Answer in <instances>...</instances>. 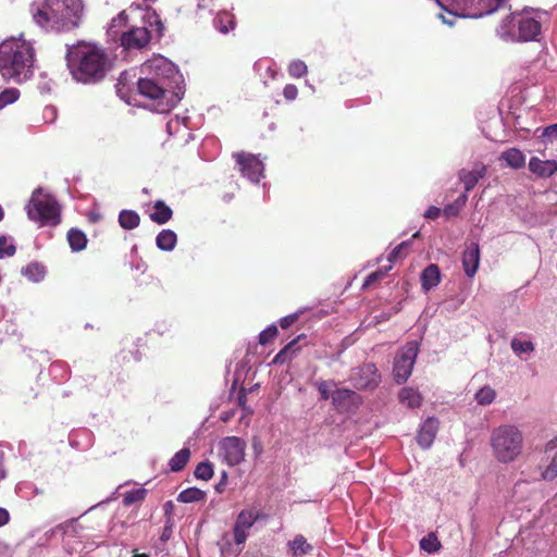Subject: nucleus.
Masks as SVG:
<instances>
[{
	"mask_svg": "<svg viewBox=\"0 0 557 557\" xmlns=\"http://www.w3.org/2000/svg\"><path fill=\"white\" fill-rule=\"evenodd\" d=\"M467 201V195L459 196L453 203H449L444 207L443 213L445 216H456L459 214L460 209L465 206Z\"/></svg>",
	"mask_w": 557,
	"mask_h": 557,
	"instance_id": "36",
	"label": "nucleus"
},
{
	"mask_svg": "<svg viewBox=\"0 0 557 557\" xmlns=\"http://www.w3.org/2000/svg\"><path fill=\"white\" fill-rule=\"evenodd\" d=\"M169 537H170L169 530L165 528V529H164V531H163V533H162L161 539H162L163 541H165V540H168Z\"/></svg>",
	"mask_w": 557,
	"mask_h": 557,
	"instance_id": "56",
	"label": "nucleus"
},
{
	"mask_svg": "<svg viewBox=\"0 0 557 557\" xmlns=\"http://www.w3.org/2000/svg\"><path fill=\"white\" fill-rule=\"evenodd\" d=\"M237 169L244 177L258 183L263 176L264 165L260 158L253 153L239 151L232 154Z\"/></svg>",
	"mask_w": 557,
	"mask_h": 557,
	"instance_id": "8",
	"label": "nucleus"
},
{
	"mask_svg": "<svg viewBox=\"0 0 557 557\" xmlns=\"http://www.w3.org/2000/svg\"><path fill=\"white\" fill-rule=\"evenodd\" d=\"M443 18V22L446 23V24H449V25H453V22L451 21H447L444 16H442Z\"/></svg>",
	"mask_w": 557,
	"mask_h": 557,
	"instance_id": "57",
	"label": "nucleus"
},
{
	"mask_svg": "<svg viewBox=\"0 0 557 557\" xmlns=\"http://www.w3.org/2000/svg\"><path fill=\"white\" fill-rule=\"evenodd\" d=\"M485 174L486 166L484 164H476L471 171L462 169L459 172V180L463 183L465 190L470 191Z\"/></svg>",
	"mask_w": 557,
	"mask_h": 557,
	"instance_id": "18",
	"label": "nucleus"
},
{
	"mask_svg": "<svg viewBox=\"0 0 557 557\" xmlns=\"http://www.w3.org/2000/svg\"><path fill=\"white\" fill-rule=\"evenodd\" d=\"M453 1L459 3V2H462L463 0H453Z\"/></svg>",
	"mask_w": 557,
	"mask_h": 557,
	"instance_id": "63",
	"label": "nucleus"
},
{
	"mask_svg": "<svg viewBox=\"0 0 557 557\" xmlns=\"http://www.w3.org/2000/svg\"><path fill=\"white\" fill-rule=\"evenodd\" d=\"M529 170L537 177L547 178L557 172V161L541 160L537 157H532L529 161Z\"/></svg>",
	"mask_w": 557,
	"mask_h": 557,
	"instance_id": "17",
	"label": "nucleus"
},
{
	"mask_svg": "<svg viewBox=\"0 0 557 557\" xmlns=\"http://www.w3.org/2000/svg\"><path fill=\"white\" fill-rule=\"evenodd\" d=\"M221 488H222V485H221V484H218V485H216V490H218L219 492H221Z\"/></svg>",
	"mask_w": 557,
	"mask_h": 557,
	"instance_id": "60",
	"label": "nucleus"
},
{
	"mask_svg": "<svg viewBox=\"0 0 557 557\" xmlns=\"http://www.w3.org/2000/svg\"><path fill=\"white\" fill-rule=\"evenodd\" d=\"M150 40L151 33L147 26H134L127 32L123 33L121 37V45L127 50H139L145 48L150 42Z\"/></svg>",
	"mask_w": 557,
	"mask_h": 557,
	"instance_id": "11",
	"label": "nucleus"
},
{
	"mask_svg": "<svg viewBox=\"0 0 557 557\" xmlns=\"http://www.w3.org/2000/svg\"><path fill=\"white\" fill-rule=\"evenodd\" d=\"M391 269H392V265H388V267L380 268L376 271L370 273L366 277V280L363 282V285H362V288H368L371 285H373L374 283L383 280L387 275V273H388V271Z\"/></svg>",
	"mask_w": 557,
	"mask_h": 557,
	"instance_id": "37",
	"label": "nucleus"
},
{
	"mask_svg": "<svg viewBox=\"0 0 557 557\" xmlns=\"http://www.w3.org/2000/svg\"><path fill=\"white\" fill-rule=\"evenodd\" d=\"M247 530L240 529L236 525H234L233 534H234V542L239 545L246 542L248 534L246 532Z\"/></svg>",
	"mask_w": 557,
	"mask_h": 557,
	"instance_id": "50",
	"label": "nucleus"
},
{
	"mask_svg": "<svg viewBox=\"0 0 557 557\" xmlns=\"http://www.w3.org/2000/svg\"><path fill=\"white\" fill-rule=\"evenodd\" d=\"M119 223L124 230H134L139 225L140 216L134 210H122L119 214Z\"/></svg>",
	"mask_w": 557,
	"mask_h": 557,
	"instance_id": "33",
	"label": "nucleus"
},
{
	"mask_svg": "<svg viewBox=\"0 0 557 557\" xmlns=\"http://www.w3.org/2000/svg\"><path fill=\"white\" fill-rule=\"evenodd\" d=\"M438 424L440 422L435 418H428L423 422L417 436L418 444L422 448L425 449L432 445L438 430Z\"/></svg>",
	"mask_w": 557,
	"mask_h": 557,
	"instance_id": "16",
	"label": "nucleus"
},
{
	"mask_svg": "<svg viewBox=\"0 0 557 557\" xmlns=\"http://www.w3.org/2000/svg\"><path fill=\"white\" fill-rule=\"evenodd\" d=\"M421 287L428 293L441 282V271L437 264H429L420 276Z\"/></svg>",
	"mask_w": 557,
	"mask_h": 557,
	"instance_id": "20",
	"label": "nucleus"
},
{
	"mask_svg": "<svg viewBox=\"0 0 557 557\" xmlns=\"http://www.w3.org/2000/svg\"><path fill=\"white\" fill-rule=\"evenodd\" d=\"M33 271H36L38 276L42 277L44 271L38 264H29L26 268V273H33Z\"/></svg>",
	"mask_w": 557,
	"mask_h": 557,
	"instance_id": "55",
	"label": "nucleus"
},
{
	"mask_svg": "<svg viewBox=\"0 0 557 557\" xmlns=\"http://www.w3.org/2000/svg\"><path fill=\"white\" fill-rule=\"evenodd\" d=\"M544 458L547 465L541 467V479L552 482L557 478V436L545 445Z\"/></svg>",
	"mask_w": 557,
	"mask_h": 557,
	"instance_id": "13",
	"label": "nucleus"
},
{
	"mask_svg": "<svg viewBox=\"0 0 557 557\" xmlns=\"http://www.w3.org/2000/svg\"><path fill=\"white\" fill-rule=\"evenodd\" d=\"M147 23L149 24L150 27H154V30L159 37L163 35L164 25L160 16L156 13V11L148 13Z\"/></svg>",
	"mask_w": 557,
	"mask_h": 557,
	"instance_id": "44",
	"label": "nucleus"
},
{
	"mask_svg": "<svg viewBox=\"0 0 557 557\" xmlns=\"http://www.w3.org/2000/svg\"><path fill=\"white\" fill-rule=\"evenodd\" d=\"M259 519L260 513L258 511H253L251 509H244L238 513L235 525L240 529L248 530Z\"/></svg>",
	"mask_w": 557,
	"mask_h": 557,
	"instance_id": "32",
	"label": "nucleus"
},
{
	"mask_svg": "<svg viewBox=\"0 0 557 557\" xmlns=\"http://www.w3.org/2000/svg\"><path fill=\"white\" fill-rule=\"evenodd\" d=\"M195 476L199 480L208 481L213 476V467L209 461H202L197 465L195 472Z\"/></svg>",
	"mask_w": 557,
	"mask_h": 557,
	"instance_id": "38",
	"label": "nucleus"
},
{
	"mask_svg": "<svg viewBox=\"0 0 557 557\" xmlns=\"http://www.w3.org/2000/svg\"><path fill=\"white\" fill-rule=\"evenodd\" d=\"M529 10L524 9L522 12L517 13V39L516 41H532L537 40L541 35V24L537 20L529 16Z\"/></svg>",
	"mask_w": 557,
	"mask_h": 557,
	"instance_id": "10",
	"label": "nucleus"
},
{
	"mask_svg": "<svg viewBox=\"0 0 557 557\" xmlns=\"http://www.w3.org/2000/svg\"><path fill=\"white\" fill-rule=\"evenodd\" d=\"M496 397L495 391L490 386L482 387L476 394L475 399L479 405H490L494 401Z\"/></svg>",
	"mask_w": 557,
	"mask_h": 557,
	"instance_id": "39",
	"label": "nucleus"
},
{
	"mask_svg": "<svg viewBox=\"0 0 557 557\" xmlns=\"http://www.w3.org/2000/svg\"><path fill=\"white\" fill-rule=\"evenodd\" d=\"M221 448L230 466L239 465L245 458L246 443L239 437H225L221 443Z\"/></svg>",
	"mask_w": 557,
	"mask_h": 557,
	"instance_id": "12",
	"label": "nucleus"
},
{
	"mask_svg": "<svg viewBox=\"0 0 557 557\" xmlns=\"http://www.w3.org/2000/svg\"><path fill=\"white\" fill-rule=\"evenodd\" d=\"M419 236V232L414 233L413 238Z\"/></svg>",
	"mask_w": 557,
	"mask_h": 557,
	"instance_id": "62",
	"label": "nucleus"
},
{
	"mask_svg": "<svg viewBox=\"0 0 557 557\" xmlns=\"http://www.w3.org/2000/svg\"><path fill=\"white\" fill-rule=\"evenodd\" d=\"M221 488H222V485H221V484H218V485H216V490H218L219 492H221Z\"/></svg>",
	"mask_w": 557,
	"mask_h": 557,
	"instance_id": "59",
	"label": "nucleus"
},
{
	"mask_svg": "<svg viewBox=\"0 0 557 557\" xmlns=\"http://www.w3.org/2000/svg\"><path fill=\"white\" fill-rule=\"evenodd\" d=\"M288 553L292 557H301L313 553V545L302 534H297L287 543Z\"/></svg>",
	"mask_w": 557,
	"mask_h": 557,
	"instance_id": "21",
	"label": "nucleus"
},
{
	"mask_svg": "<svg viewBox=\"0 0 557 557\" xmlns=\"http://www.w3.org/2000/svg\"><path fill=\"white\" fill-rule=\"evenodd\" d=\"M82 0H42L32 10L34 22L46 32L63 33L78 26Z\"/></svg>",
	"mask_w": 557,
	"mask_h": 557,
	"instance_id": "2",
	"label": "nucleus"
},
{
	"mask_svg": "<svg viewBox=\"0 0 557 557\" xmlns=\"http://www.w3.org/2000/svg\"><path fill=\"white\" fill-rule=\"evenodd\" d=\"M499 160L506 162V164L515 170L522 169L525 165V156L518 148H509L502 152Z\"/></svg>",
	"mask_w": 557,
	"mask_h": 557,
	"instance_id": "22",
	"label": "nucleus"
},
{
	"mask_svg": "<svg viewBox=\"0 0 557 557\" xmlns=\"http://www.w3.org/2000/svg\"><path fill=\"white\" fill-rule=\"evenodd\" d=\"M301 338H306L305 334H301L297 336L295 339L289 342L287 345L284 346L283 349H281L275 357L273 358V363L275 364H283L290 360L293 356L299 350V347L297 346L298 342Z\"/></svg>",
	"mask_w": 557,
	"mask_h": 557,
	"instance_id": "24",
	"label": "nucleus"
},
{
	"mask_svg": "<svg viewBox=\"0 0 557 557\" xmlns=\"http://www.w3.org/2000/svg\"><path fill=\"white\" fill-rule=\"evenodd\" d=\"M541 137L548 141L557 139V123L545 127L542 132Z\"/></svg>",
	"mask_w": 557,
	"mask_h": 557,
	"instance_id": "47",
	"label": "nucleus"
},
{
	"mask_svg": "<svg viewBox=\"0 0 557 557\" xmlns=\"http://www.w3.org/2000/svg\"><path fill=\"white\" fill-rule=\"evenodd\" d=\"M276 335H277V327L275 325H270L269 327H267L259 334V343L261 345H267L271 341H273Z\"/></svg>",
	"mask_w": 557,
	"mask_h": 557,
	"instance_id": "45",
	"label": "nucleus"
},
{
	"mask_svg": "<svg viewBox=\"0 0 557 557\" xmlns=\"http://www.w3.org/2000/svg\"><path fill=\"white\" fill-rule=\"evenodd\" d=\"M317 385V388L321 395V399L323 400H327L330 398V395H331V387L335 385L334 382L332 381H321V382H318L315 383Z\"/></svg>",
	"mask_w": 557,
	"mask_h": 557,
	"instance_id": "46",
	"label": "nucleus"
},
{
	"mask_svg": "<svg viewBox=\"0 0 557 557\" xmlns=\"http://www.w3.org/2000/svg\"><path fill=\"white\" fill-rule=\"evenodd\" d=\"M418 351L419 345L416 341L408 342L397 351L393 368L394 380L397 384L405 383L411 375Z\"/></svg>",
	"mask_w": 557,
	"mask_h": 557,
	"instance_id": "7",
	"label": "nucleus"
},
{
	"mask_svg": "<svg viewBox=\"0 0 557 557\" xmlns=\"http://www.w3.org/2000/svg\"><path fill=\"white\" fill-rule=\"evenodd\" d=\"M18 96L20 91L15 88H9L3 90L0 94V109L16 101L18 99Z\"/></svg>",
	"mask_w": 557,
	"mask_h": 557,
	"instance_id": "41",
	"label": "nucleus"
},
{
	"mask_svg": "<svg viewBox=\"0 0 557 557\" xmlns=\"http://www.w3.org/2000/svg\"><path fill=\"white\" fill-rule=\"evenodd\" d=\"M490 441L493 456L502 463L517 460L523 449L522 432L511 424L495 428L491 433Z\"/></svg>",
	"mask_w": 557,
	"mask_h": 557,
	"instance_id": "4",
	"label": "nucleus"
},
{
	"mask_svg": "<svg viewBox=\"0 0 557 557\" xmlns=\"http://www.w3.org/2000/svg\"><path fill=\"white\" fill-rule=\"evenodd\" d=\"M288 74L292 76V77H295V78H300L302 76H305L308 72V69H307V65L304 61L301 60H293L289 65H288Z\"/></svg>",
	"mask_w": 557,
	"mask_h": 557,
	"instance_id": "40",
	"label": "nucleus"
},
{
	"mask_svg": "<svg viewBox=\"0 0 557 557\" xmlns=\"http://www.w3.org/2000/svg\"><path fill=\"white\" fill-rule=\"evenodd\" d=\"M420 547L428 553H434L440 549L441 543L434 534H430L421 540Z\"/></svg>",
	"mask_w": 557,
	"mask_h": 557,
	"instance_id": "42",
	"label": "nucleus"
},
{
	"mask_svg": "<svg viewBox=\"0 0 557 557\" xmlns=\"http://www.w3.org/2000/svg\"><path fill=\"white\" fill-rule=\"evenodd\" d=\"M136 557H147V555L141 554V555H136Z\"/></svg>",
	"mask_w": 557,
	"mask_h": 557,
	"instance_id": "61",
	"label": "nucleus"
},
{
	"mask_svg": "<svg viewBox=\"0 0 557 557\" xmlns=\"http://www.w3.org/2000/svg\"><path fill=\"white\" fill-rule=\"evenodd\" d=\"M177 243L175 232L171 230H162L156 238L157 247L163 251H172Z\"/></svg>",
	"mask_w": 557,
	"mask_h": 557,
	"instance_id": "27",
	"label": "nucleus"
},
{
	"mask_svg": "<svg viewBox=\"0 0 557 557\" xmlns=\"http://www.w3.org/2000/svg\"><path fill=\"white\" fill-rule=\"evenodd\" d=\"M28 218L41 225L55 226L61 222V208L58 201L41 189H36L27 205Z\"/></svg>",
	"mask_w": 557,
	"mask_h": 557,
	"instance_id": "5",
	"label": "nucleus"
},
{
	"mask_svg": "<svg viewBox=\"0 0 557 557\" xmlns=\"http://www.w3.org/2000/svg\"><path fill=\"white\" fill-rule=\"evenodd\" d=\"M35 50L23 38H10L0 44V73L4 79L21 84L33 76Z\"/></svg>",
	"mask_w": 557,
	"mask_h": 557,
	"instance_id": "3",
	"label": "nucleus"
},
{
	"mask_svg": "<svg viewBox=\"0 0 557 557\" xmlns=\"http://www.w3.org/2000/svg\"><path fill=\"white\" fill-rule=\"evenodd\" d=\"M409 246V242H403L399 245H397L388 255V261L394 262L401 253L403 249L407 248Z\"/></svg>",
	"mask_w": 557,
	"mask_h": 557,
	"instance_id": "51",
	"label": "nucleus"
},
{
	"mask_svg": "<svg viewBox=\"0 0 557 557\" xmlns=\"http://www.w3.org/2000/svg\"><path fill=\"white\" fill-rule=\"evenodd\" d=\"M480 264V248L476 243H471L462 253V267L469 277H473Z\"/></svg>",
	"mask_w": 557,
	"mask_h": 557,
	"instance_id": "15",
	"label": "nucleus"
},
{
	"mask_svg": "<svg viewBox=\"0 0 557 557\" xmlns=\"http://www.w3.org/2000/svg\"><path fill=\"white\" fill-rule=\"evenodd\" d=\"M3 219V209L2 207L0 206V221Z\"/></svg>",
	"mask_w": 557,
	"mask_h": 557,
	"instance_id": "58",
	"label": "nucleus"
},
{
	"mask_svg": "<svg viewBox=\"0 0 557 557\" xmlns=\"http://www.w3.org/2000/svg\"><path fill=\"white\" fill-rule=\"evenodd\" d=\"M509 0H479L481 11L468 14L470 17H482L484 15L492 14L500 8H504Z\"/></svg>",
	"mask_w": 557,
	"mask_h": 557,
	"instance_id": "28",
	"label": "nucleus"
},
{
	"mask_svg": "<svg viewBox=\"0 0 557 557\" xmlns=\"http://www.w3.org/2000/svg\"><path fill=\"white\" fill-rule=\"evenodd\" d=\"M517 13H510L508 14L499 24L496 32L497 35L505 41H516L517 39V33H516V26H517Z\"/></svg>",
	"mask_w": 557,
	"mask_h": 557,
	"instance_id": "19",
	"label": "nucleus"
},
{
	"mask_svg": "<svg viewBox=\"0 0 557 557\" xmlns=\"http://www.w3.org/2000/svg\"><path fill=\"white\" fill-rule=\"evenodd\" d=\"M190 459V449L188 447H184L178 450L169 461V466L171 471L180 472L182 471Z\"/></svg>",
	"mask_w": 557,
	"mask_h": 557,
	"instance_id": "31",
	"label": "nucleus"
},
{
	"mask_svg": "<svg viewBox=\"0 0 557 557\" xmlns=\"http://www.w3.org/2000/svg\"><path fill=\"white\" fill-rule=\"evenodd\" d=\"M399 401L409 408H418L421 406V395L411 387H404L398 394Z\"/></svg>",
	"mask_w": 557,
	"mask_h": 557,
	"instance_id": "29",
	"label": "nucleus"
},
{
	"mask_svg": "<svg viewBox=\"0 0 557 557\" xmlns=\"http://www.w3.org/2000/svg\"><path fill=\"white\" fill-rule=\"evenodd\" d=\"M284 98L288 101H293L298 96V88L293 84H287L283 89Z\"/></svg>",
	"mask_w": 557,
	"mask_h": 557,
	"instance_id": "49",
	"label": "nucleus"
},
{
	"mask_svg": "<svg viewBox=\"0 0 557 557\" xmlns=\"http://www.w3.org/2000/svg\"><path fill=\"white\" fill-rule=\"evenodd\" d=\"M215 27L223 34H227L231 29H234L235 22L233 20V16L224 13L219 14L218 17L214 20Z\"/></svg>",
	"mask_w": 557,
	"mask_h": 557,
	"instance_id": "35",
	"label": "nucleus"
},
{
	"mask_svg": "<svg viewBox=\"0 0 557 557\" xmlns=\"http://www.w3.org/2000/svg\"><path fill=\"white\" fill-rule=\"evenodd\" d=\"M436 2H437V3L440 4V5H441V2H440V0H436Z\"/></svg>",
	"mask_w": 557,
	"mask_h": 557,
	"instance_id": "64",
	"label": "nucleus"
},
{
	"mask_svg": "<svg viewBox=\"0 0 557 557\" xmlns=\"http://www.w3.org/2000/svg\"><path fill=\"white\" fill-rule=\"evenodd\" d=\"M144 69L150 73H153L158 81H165L171 83L170 79L176 74L174 65L169 62L165 58H156L144 64Z\"/></svg>",
	"mask_w": 557,
	"mask_h": 557,
	"instance_id": "14",
	"label": "nucleus"
},
{
	"mask_svg": "<svg viewBox=\"0 0 557 557\" xmlns=\"http://www.w3.org/2000/svg\"><path fill=\"white\" fill-rule=\"evenodd\" d=\"M298 313L288 314L281 319L280 325L282 329H288L293 323L298 320Z\"/></svg>",
	"mask_w": 557,
	"mask_h": 557,
	"instance_id": "52",
	"label": "nucleus"
},
{
	"mask_svg": "<svg viewBox=\"0 0 557 557\" xmlns=\"http://www.w3.org/2000/svg\"><path fill=\"white\" fill-rule=\"evenodd\" d=\"M358 395L356 392L348 388L336 389L333 395V404L338 410L348 409L349 405L354 403V399Z\"/></svg>",
	"mask_w": 557,
	"mask_h": 557,
	"instance_id": "26",
	"label": "nucleus"
},
{
	"mask_svg": "<svg viewBox=\"0 0 557 557\" xmlns=\"http://www.w3.org/2000/svg\"><path fill=\"white\" fill-rule=\"evenodd\" d=\"M350 381L357 389H374L381 382V374L374 363H364L351 370Z\"/></svg>",
	"mask_w": 557,
	"mask_h": 557,
	"instance_id": "9",
	"label": "nucleus"
},
{
	"mask_svg": "<svg viewBox=\"0 0 557 557\" xmlns=\"http://www.w3.org/2000/svg\"><path fill=\"white\" fill-rule=\"evenodd\" d=\"M207 498V493L197 487H188L182 491L177 496V502L189 504V503H198L205 502Z\"/></svg>",
	"mask_w": 557,
	"mask_h": 557,
	"instance_id": "30",
	"label": "nucleus"
},
{
	"mask_svg": "<svg viewBox=\"0 0 557 557\" xmlns=\"http://www.w3.org/2000/svg\"><path fill=\"white\" fill-rule=\"evenodd\" d=\"M137 89L141 96L157 101V111L168 112L171 110L172 103L169 101V96L172 97L173 94L171 83L145 77L138 79Z\"/></svg>",
	"mask_w": 557,
	"mask_h": 557,
	"instance_id": "6",
	"label": "nucleus"
},
{
	"mask_svg": "<svg viewBox=\"0 0 557 557\" xmlns=\"http://www.w3.org/2000/svg\"><path fill=\"white\" fill-rule=\"evenodd\" d=\"M15 252V247L7 243L4 237L0 238V258L4 256H12Z\"/></svg>",
	"mask_w": 557,
	"mask_h": 557,
	"instance_id": "48",
	"label": "nucleus"
},
{
	"mask_svg": "<svg viewBox=\"0 0 557 557\" xmlns=\"http://www.w3.org/2000/svg\"><path fill=\"white\" fill-rule=\"evenodd\" d=\"M146 496H147V490L143 488V487L127 491L123 495V504L125 506H131L133 504H140L145 500Z\"/></svg>",
	"mask_w": 557,
	"mask_h": 557,
	"instance_id": "34",
	"label": "nucleus"
},
{
	"mask_svg": "<svg viewBox=\"0 0 557 557\" xmlns=\"http://www.w3.org/2000/svg\"><path fill=\"white\" fill-rule=\"evenodd\" d=\"M10 520L9 511L4 508H0V527L5 525Z\"/></svg>",
	"mask_w": 557,
	"mask_h": 557,
	"instance_id": "54",
	"label": "nucleus"
},
{
	"mask_svg": "<svg viewBox=\"0 0 557 557\" xmlns=\"http://www.w3.org/2000/svg\"><path fill=\"white\" fill-rule=\"evenodd\" d=\"M440 214H441V209L435 206H431L425 211L424 216L428 219L434 220V219H437L440 216Z\"/></svg>",
	"mask_w": 557,
	"mask_h": 557,
	"instance_id": "53",
	"label": "nucleus"
},
{
	"mask_svg": "<svg viewBox=\"0 0 557 557\" xmlns=\"http://www.w3.org/2000/svg\"><path fill=\"white\" fill-rule=\"evenodd\" d=\"M172 216L173 210L163 200H157L153 205V212L149 214L150 220L157 224H165Z\"/></svg>",
	"mask_w": 557,
	"mask_h": 557,
	"instance_id": "23",
	"label": "nucleus"
},
{
	"mask_svg": "<svg viewBox=\"0 0 557 557\" xmlns=\"http://www.w3.org/2000/svg\"><path fill=\"white\" fill-rule=\"evenodd\" d=\"M113 59L96 44L79 41L67 47L66 66L72 78L81 84L102 82L113 69Z\"/></svg>",
	"mask_w": 557,
	"mask_h": 557,
	"instance_id": "1",
	"label": "nucleus"
},
{
	"mask_svg": "<svg viewBox=\"0 0 557 557\" xmlns=\"http://www.w3.org/2000/svg\"><path fill=\"white\" fill-rule=\"evenodd\" d=\"M66 239L70 245V248L74 252H79L84 250L88 243L86 234L83 231L75 227H72L67 231Z\"/></svg>",
	"mask_w": 557,
	"mask_h": 557,
	"instance_id": "25",
	"label": "nucleus"
},
{
	"mask_svg": "<svg viewBox=\"0 0 557 557\" xmlns=\"http://www.w3.org/2000/svg\"><path fill=\"white\" fill-rule=\"evenodd\" d=\"M511 348L517 354H525L534 350V345L530 341H519L513 338L511 341Z\"/></svg>",
	"mask_w": 557,
	"mask_h": 557,
	"instance_id": "43",
	"label": "nucleus"
}]
</instances>
